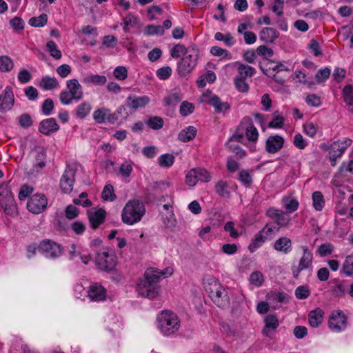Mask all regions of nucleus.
<instances>
[{"mask_svg":"<svg viewBox=\"0 0 353 353\" xmlns=\"http://www.w3.org/2000/svg\"><path fill=\"white\" fill-rule=\"evenodd\" d=\"M173 269L168 267L163 270H159L155 268H148L143 278L140 279L137 285L138 293L148 299H154L160 292L159 281L162 278L171 276Z\"/></svg>","mask_w":353,"mask_h":353,"instance_id":"f257e3e1","label":"nucleus"},{"mask_svg":"<svg viewBox=\"0 0 353 353\" xmlns=\"http://www.w3.org/2000/svg\"><path fill=\"white\" fill-rule=\"evenodd\" d=\"M205 292L218 307H228L230 304L226 289L212 275H205L203 279Z\"/></svg>","mask_w":353,"mask_h":353,"instance_id":"f03ea898","label":"nucleus"},{"mask_svg":"<svg viewBox=\"0 0 353 353\" xmlns=\"http://www.w3.org/2000/svg\"><path fill=\"white\" fill-rule=\"evenodd\" d=\"M157 327L165 337H172L181 327V320L178 315L170 310H163L157 315Z\"/></svg>","mask_w":353,"mask_h":353,"instance_id":"7ed1b4c3","label":"nucleus"},{"mask_svg":"<svg viewBox=\"0 0 353 353\" xmlns=\"http://www.w3.org/2000/svg\"><path fill=\"white\" fill-rule=\"evenodd\" d=\"M244 133L245 137L250 142L248 146L251 151L255 150V143L259 139V132L256 127L252 123L250 117H244L238 128L236 132L230 137L231 141L243 143L244 140Z\"/></svg>","mask_w":353,"mask_h":353,"instance_id":"20e7f679","label":"nucleus"},{"mask_svg":"<svg viewBox=\"0 0 353 353\" xmlns=\"http://www.w3.org/2000/svg\"><path fill=\"white\" fill-rule=\"evenodd\" d=\"M145 213V205L138 199L129 200L121 212L122 222L128 225L139 223Z\"/></svg>","mask_w":353,"mask_h":353,"instance_id":"39448f33","label":"nucleus"},{"mask_svg":"<svg viewBox=\"0 0 353 353\" xmlns=\"http://www.w3.org/2000/svg\"><path fill=\"white\" fill-rule=\"evenodd\" d=\"M199 57V50L195 46L187 48L185 54L177 63V72L181 77L190 74L197 65Z\"/></svg>","mask_w":353,"mask_h":353,"instance_id":"423d86ee","label":"nucleus"},{"mask_svg":"<svg viewBox=\"0 0 353 353\" xmlns=\"http://www.w3.org/2000/svg\"><path fill=\"white\" fill-rule=\"evenodd\" d=\"M0 206L9 216H14L18 213L17 206L8 182L0 185Z\"/></svg>","mask_w":353,"mask_h":353,"instance_id":"0eeeda50","label":"nucleus"},{"mask_svg":"<svg viewBox=\"0 0 353 353\" xmlns=\"http://www.w3.org/2000/svg\"><path fill=\"white\" fill-rule=\"evenodd\" d=\"M77 168L78 165L76 163L67 164L59 183L60 188L63 193L69 194L72 191Z\"/></svg>","mask_w":353,"mask_h":353,"instance_id":"6e6552de","label":"nucleus"},{"mask_svg":"<svg viewBox=\"0 0 353 353\" xmlns=\"http://www.w3.org/2000/svg\"><path fill=\"white\" fill-rule=\"evenodd\" d=\"M116 264V256L113 252H110L108 250H103L97 253L96 265L99 269L110 272L114 268Z\"/></svg>","mask_w":353,"mask_h":353,"instance_id":"1a4fd4ad","label":"nucleus"},{"mask_svg":"<svg viewBox=\"0 0 353 353\" xmlns=\"http://www.w3.org/2000/svg\"><path fill=\"white\" fill-rule=\"evenodd\" d=\"M38 248L39 251L41 252L45 257L50 259H57L63 254L62 247L56 242L49 239L42 241L39 243Z\"/></svg>","mask_w":353,"mask_h":353,"instance_id":"9d476101","label":"nucleus"},{"mask_svg":"<svg viewBox=\"0 0 353 353\" xmlns=\"http://www.w3.org/2000/svg\"><path fill=\"white\" fill-rule=\"evenodd\" d=\"M352 140L343 138L342 140L334 141L328 147L330 159L332 165H335L336 159L342 157L346 149L351 145Z\"/></svg>","mask_w":353,"mask_h":353,"instance_id":"9b49d317","label":"nucleus"},{"mask_svg":"<svg viewBox=\"0 0 353 353\" xmlns=\"http://www.w3.org/2000/svg\"><path fill=\"white\" fill-rule=\"evenodd\" d=\"M48 205V199L43 194H34L28 201V210L35 214L43 212Z\"/></svg>","mask_w":353,"mask_h":353,"instance_id":"f8f14e48","label":"nucleus"},{"mask_svg":"<svg viewBox=\"0 0 353 353\" xmlns=\"http://www.w3.org/2000/svg\"><path fill=\"white\" fill-rule=\"evenodd\" d=\"M328 325L332 332H341L347 327V318L343 312L334 311L330 317Z\"/></svg>","mask_w":353,"mask_h":353,"instance_id":"ddd939ff","label":"nucleus"},{"mask_svg":"<svg viewBox=\"0 0 353 353\" xmlns=\"http://www.w3.org/2000/svg\"><path fill=\"white\" fill-rule=\"evenodd\" d=\"M14 105V95L12 88L6 86L0 95V112L6 113L11 110Z\"/></svg>","mask_w":353,"mask_h":353,"instance_id":"4468645a","label":"nucleus"},{"mask_svg":"<svg viewBox=\"0 0 353 353\" xmlns=\"http://www.w3.org/2000/svg\"><path fill=\"white\" fill-rule=\"evenodd\" d=\"M266 215L274 220V223L281 228L287 227L290 221V217L285 212L274 208H270L266 211Z\"/></svg>","mask_w":353,"mask_h":353,"instance_id":"2eb2a0df","label":"nucleus"},{"mask_svg":"<svg viewBox=\"0 0 353 353\" xmlns=\"http://www.w3.org/2000/svg\"><path fill=\"white\" fill-rule=\"evenodd\" d=\"M303 256L301 258L298 267L296 268H294L292 270L293 276L295 279H298L299 276V273L309 268L312 263L313 260V255L312 253L309 251L307 247L303 248Z\"/></svg>","mask_w":353,"mask_h":353,"instance_id":"dca6fc26","label":"nucleus"},{"mask_svg":"<svg viewBox=\"0 0 353 353\" xmlns=\"http://www.w3.org/2000/svg\"><path fill=\"white\" fill-rule=\"evenodd\" d=\"M284 143V139L280 135L270 136L265 142V150L268 153L274 154L283 147Z\"/></svg>","mask_w":353,"mask_h":353,"instance_id":"f3484780","label":"nucleus"},{"mask_svg":"<svg viewBox=\"0 0 353 353\" xmlns=\"http://www.w3.org/2000/svg\"><path fill=\"white\" fill-rule=\"evenodd\" d=\"M92 117L99 124L105 123L114 124L112 113L110 109L104 107L96 109L93 112Z\"/></svg>","mask_w":353,"mask_h":353,"instance_id":"a211bd4d","label":"nucleus"},{"mask_svg":"<svg viewBox=\"0 0 353 353\" xmlns=\"http://www.w3.org/2000/svg\"><path fill=\"white\" fill-rule=\"evenodd\" d=\"M87 293L89 298L92 301H103L106 297L105 289L97 283L91 284L87 291Z\"/></svg>","mask_w":353,"mask_h":353,"instance_id":"6ab92c4d","label":"nucleus"},{"mask_svg":"<svg viewBox=\"0 0 353 353\" xmlns=\"http://www.w3.org/2000/svg\"><path fill=\"white\" fill-rule=\"evenodd\" d=\"M274 249L283 254H288L292 251L293 246L292 241L287 236H281L274 243Z\"/></svg>","mask_w":353,"mask_h":353,"instance_id":"aec40b11","label":"nucleus"},{"mask_svg":"<svg viewBox=\"0 0 353 353\" xmlns=\"http://www.w3.org/2000/svg\"><path fill=\"white\" fill-rule=\"evenodd\" d=\"M59 128L55 119L48 118L41 121L39 130L41 133L45 135H50L52 133L57 132Z\"/></svg>","mask_w":353,"mask_h":353,"instance_id":"412c9836","label":"nucleus"},{"mask_svg":"<svg viewBox=\"0 0 353 353\" xmlns=\"http://www.w3.org/2000/svg\"><path fill=\"white\" fill-rule=\"evenodd\" d=\"M150 102L148 96H129L126 99V105L133 110L145 107Z\"/></svg>","mask_w":353,"mask_h":353,"instance_id":"4be33fe9","label":"nucleus"},{"mask_svg":"<svg viewBox=\"0 0 353 353\" xmlns=\"http://www.w3.org/2000/svg\"><path fill=\"white\" fill-rule=\"evenodd\" d=\"M105 216L106 212L102 208L98 209L94 212L90 211L88 212V219L91 227L93 229L97 228L104 222Z\"/></svg>","mask_w":353,"mask_h":353,"instance_id":"5701e85b","label":"nucleus"},{"mask_svg":"<svg viewBox=\"0 0 353 353\" xmlns=\"http://www.w3.org/2000/svg\"><path fill=\"white\" fill-rule=\"evenodd\" d=\"M67 90H68L70 95L74 98V101H78L83 98V94L82 91V86L76 79L67 81L66 83Z\"/></svg>","mask_w":353,"mask_h":353,"instance_id":"b1692460","label":"nucleus"},{"mask_svg":"<svg viewBox=\"0 0 353 353\" xmlns=\"http://www.w3.org/2000/svg\"><path fill=\"white\" fill-rule=\"evenodd\" d=\"M264 323L265 326L263 329V333L267 336H270L272 331H275L279 325L278 317L274 314L267 315L264 318Z\"/></svg>","mask_w":353,"mask_h":353,"instance_id":"393cba45","label":"nucleus"},{"mask_svg":"<svg viewBox=\"0 0 353 353\" xmlns=\"http://www.w3.org/2000/svg\"><path fill=\"white\" fill-rule=\"evenodd\" d=\"M279 36V32L273 28H263L259 32V39L265 43H273Z\"/></svg>","mask_w":353,"mask_h":353,"instance_id":"a878e982","label":"nucleus"},{"mask_svg":"<svg viewBox=\"0 0 353 353\" xmlns=\"http://www.w3.org/2000/svg\"><path fill=\"white\" fill-rule=\"evenodd\" d=\"M82 82L87 85L101 86L107 81L106 77L97 74H90L83 76Z\"/></svg>","mask_w":353,"mask_h":353,"instance_id":"bb28decb","label":"nucleus"},{"mask_svg":"<svg viewBox=\"0 0 353 353\" xmlns=\"http://www.w3.org/2000/svg\"><path fill=\"white\" fill-rule=\"evenodd\" d=\"M46 154L43 150H41L37 152L35 157V162L31 170L32 174H37L41 170L46 167Z\"/></svg>","mask_w":353,"mask_h":353,"instance_id":"cd10ccee","label":"nucleus"},{"mask_svg":"<svg viewBox=\"0 0 353 353\" xmlns=\"http://www.w3.org/2000/svg\"><path fill=\"white\" fill-rule=\"evenodd\" d=\"M324 312L319 307L310 312L308 314V321L310 326L313 327H319L323 321Z\"/></svg>","mask_w":353,"mask_h":353,"instance_id":"c85d7f7f","label":"nucleus"},{"mask_svg":"<svg viewBox=\"0 0 353 353\" xmlns=\"http://www.w3.org/2000/svg\"><path fill=\"white\" fill-rule=\"evenodd\" d=\"M293 80L295 83L310 88L314 83L312 77H308L302 70H296L294 72Z\"/></svg>","mask_w":353,"mask_h":353,"instance_id":"c756f323","label":"nucleus"},{"mask_svg":"<svg viewBox=\"0 0 353 353\" xmlns=\"http://www.w3.org/2000/svg\"><path fill=\"white\" fill-rule=\"evenodd\" d=\"M92 110V105L88 101H83L79 104L73 112L77 119H83L89 115Z\"/></svg>","mask_w":353,"mask_h":353,"instance_id":"7c9ffc66","label":"nucleus"},{"mask_svg":"<svg viewBox=\"0 0 353 353\" xmlns=\"http://www.w3.org/2000/svg\"><path fill=\"white\" fill-rule=\"evenodd\" d=\"M39 85L44 90H52L59 88V83L55 77L46 75L42 77Z\"/></svg>","mask_w":353,"mask_h":353,"instance_id":"2f4dec72","label":"nucleus"},{"mask_svg":"<svg viewBox=\"0 0 353 353\" xmlns=\"http://www.w3.org/2000/svg\"><path fill=\"white\" fill-rule=\"evenodd\" d=\"M236 64L238 65V76L236 77L245 79L248 77H252L256 73V70L250 65L238 62Z\"/></svg>","mask_w":353,"mask_h":353,"instance_id":"473e14b6","label":"nucleus"},{"mask_svg":"<svg viewBox=\"0 0 353 353\" xmlns=\"http://www.w3.org/2000/svg\"><path fill=\"white\" fill-rule=\"evenodd\" d=\"M347 291V286L343 281H334L332 282V294L337 297H341L345 295Z\"/></svg>","mask_w":353,"mask_h":353,"instance_id":"72a5a7b5","label":"nucleus"},{"mask_svg":"<svg viewBox=\"0 0 353 353\" xmlns=\"http://www.w3.org/2000/svg\"><path fill=\"white\" fill-rule=\"evenodd\" d=\"M196 134V129L194 126H188L183 129L178 135V138L183 142H188L193 139Z\"/></svg>","mask_w":353,"mask_h":353,"instance_id":"f704fd0d","label":"nucleus"},{"mask_svg":"<svg viewBox=\"0 0 353 353\" xmlns=\"http://www.w3.org/2000/svg\"><path fill=\"white\" fill-rule=\"evenodd\" d=\"M209 104L214 108L216 112H222L230 108V105L228 102L221 101L220 98L216 95L211 97Z\"/></svg>","mask_w":353,"mask_h":353,"instance_id":"c9c22d12","label":"nucleus"},{"mask_svg":"<svg viewBox=\"0 0 353 353\" xmlns=\"http://www.w3.org/2000/svg\"><path fill=\"white\" fill-rule=\"evenodd\" d=\"M171 186V183L168 181H161L154 182L152 185V191L154 196L158 197L163 192L167 191V190Z\"/></svg>","mask_w":353,"mask_h":353,"instance_id":"e433bc0d","label":"nucleus"},{"mask_svg":"<svg viewBox=\"0 0 353 353\" xmlns=\"http://www.w3.org/2000/svg\"><path fill=\"white\" fill-rule=\"evenodd\" d=\"M266 239V236L262 234L260 232L256 234L248 246V249L250 252H254L261 248Z\"/></svg>","mask_w":353,"mask_h":353,"instance_id":"4c0bfd02","label":"nucleus"},{"mask_svg":"<svg viewBox=\"0 0 353 353\" xmlns=\"http://www.w3.org/2000/svg\"><path fill=\"white\" fill-rule=\"evenodd\" d=\"M279 230L278 225H276L273 222H268L259 232L266 236L268 239V238L273 237Z\"/></svg>","mask_w":353,"mask_h":353,"instance_id":"58836bf2","label":"nucleus"},{"mask_svg":"<svg viewBox=\"0 0 353 353\" xmlns=\"http://www.w3.org/2000/svg\"><path fill=\"white\" fill-rule=\"evenodd\" d=\"M312 205L316 211H321L325 206L324 196L320 191L313 192L312 195Z\"/></svg>","mask_w":353,"mask_h":353,"instance_id":"ea45409f","label":"nucleus"},{"mask_svg":"<svg viewBox=\"0 0 353 353\" xmlns=\"http://www.w3.org/2000/svg\"><path fill=\"white\" fill-rule=\"evenodd\" d=\"M215 192L219 196L229 199L230 197V192L228 190V184L222 180L219 181L214 186Z\"/></svg>","mask_w":353,"mask_h":353,"instance_id":"a19ab883","label":"nucleus"},{"mask_svg":"<svg viewBox=\"0 0 353 353\" xmlns=\"http://www.w3.org/2000/svg\"><path fill=\"white\" fill-rule=\"evenodd\" d=\"M282 203L284 205L287 213H292L299 208V201L296 199L284 196L282 199Z\"/></svg>","mask_w":353,"mask_h":353,"instance_id":"79ce46f5","label":"nucleus"},{"mask_svg":"<svg viewBox=\"0 0 353 353\" xmlns=\"http://www.w3.org/2000/svg\"><path fill=\"white\" fill-rule=\"evenodd\" d=\"M182 94L179 92H172L166 97L163 101L166 106H175L182 99Z\"/></svg>","mask_w":353,"mask_h":353,"instance_id":"37998d69","label":"nucleus"},{"mask_svg":"<svg viewBox=\"0 0 353 353\" xmlns=\"http://www.w3.org/2000/svg\"><path fill=\"white\" fill-rule=\"evenodd\" d=\"M46 50L50 53V56L57 60H59L62 57L61 50L58 48L56 43L52 40L47 42Z\"/></svg>","mask_w":353,"mask_h":353,"instance_id":"c03bdc74","label":"nucleus"},{"mask_svg":"<svg viewBox=\"0 0 353 353\" xmlns=\"http://www.w3.org/2000/svg\"><path fill=\"white\" fill-rule=\"evenodd\" d=\"M214 39L217 41H223L228 47H231L236 43L234 37L230 33L223 34L218 32L214 34Z\"/></svg>","mask_w":353,"mask_h":353,"instance_id":"a18cd8bd","label":"nucleus"},{"mask_svg":"<svg viewBox=\"0 0 353 353\" xmlns=\"http://www.w3.org/2000/svg\"><path fill=\"white\" fill-rule=\"evenodd\" d=\"M14 68V62L8 56L0 57V71L3 72H8Z\"/></svg>","mask_w":353,"mask_h":353,"instance_id":"49530a36","label":"nucleus"},{"mask_svg":"<svg viewBox=\"0 0 353 353\" xmlns=\"http://www.w3.org/2000/svg\"><path fill=\"white\" fill-rule=\"evenodd\" d=\"M174 161V157L171 154H163L158 158V163L161 167L170 168Z\"/></svg>","mask_w":353,"mask_h":353,"instance_id":"de8ad7c7","label":"nucleus"},{"mask_svg":"<svg viewBox=\"0 0 353 353\" xmlns=\"http://www.w3.org/2000/svg\"><path fill=\"white\" fill-rule=\"evenodd\" d=\"M129 113L125 105L119 106L114 112L112 113L113 121L115 123L119 119H126Z\"/></svg>","mask_w":353,"mask_h":353,"instance_id":"09e8293b","label":"nucleus"},{"mask_svg":"<svg viewBox=\"0 0 353 353\" xmlns=\"http://www.w3.org/2000/svg\"><path fill=\"white\" fill-rule=\"evenodd\" d=\"M343 97L348 106H353V86L347 85L343 89Z\"/></svg>","mask_w":353,"mask_h":353,"instance_id":"8fccbe9b","label":"nucleus"},{"mask_svg":"<svg viewBox=\"0 0 353 353\" xmlns=\"http://www.w3.org/2000/svg\"><path fill=\"white\" fill-rule=\"evenodd\" d=\"M210 53L215 57H222L226 60H230L232 59L231 53L229 52V51L219 46L212 47Z\"/></svg>","mask_w":353,"mask_h":353,"instance_id":"3c124183","label":"nucleus"},{"mask_svg":"<svg viewBox=\"0 0 353 353\" xmlns=\"http://www.w3.org/2000/svg\"><path fill=\"white\" fill-rule=\"evenodd\" d=\"M147 125L153 130L161 129L164 124L163 119L158 116L150 117L146 121Z\"/></svg>","mask_w":353,"mask_h":353,"instance_id":"603ef678","label":"nucleus"},{"mask_svg":"<svg viewBox=\"0 0 353 353\" xmlns=\"http://www.w3.org/2000/svg\"><path fill=\"white\" fill-rule=\"evenodd\" d=\"M343 273L349 276H353V254L347 256L343 265Z\"/></svg>","mask_w":353,"mask_h":353,"instance_id":"864d4df0","label":"nucleus"},{"mask_svg":"<svg viewBox=\"0 0 353 353\" xmlns=\"http://www.w3.org/2000/svg\"><path fill=\"white\" fill-rule=\"evenodd\" d=\"M48 21V16L46 14H41L39 17H32L29 20V24L33 27H43Z\"/></svg>","mask_w":353,"mask_h":353,"instance_id":"5fc2aeb1","label":"nucleus"},{"mask_svg":"<svg viewBox=\"0 0 353 353\" xmlns=\"http://www.w3.org/2000/svg\"><path fill=\"white\" fill-rule=\"evenodd\" d=\"M194 169L199 181L203 183H208L211 180L212 175L210 172H209L207 170L201 168H197Z\"/></svg>","mask_w":353,"mask_h":353,"instance_id":"6e6d98bb","label":"nucleus"},{"mask_svg":"<svg viewBox=\"0 0 353 353\" xmlns=\"http://www.w3.org/2000/svg\"><path fill=\"white\" fill-rule=\"evenodd\" d=\"M264 277L260 272H254L250 274V282L254 287L259 288L262 285Z\"/></svg>","mask_w":353,"mask_h":353,"instance_id":"4d7b16f0","label":"nucleus"},{"mask_svg":"<svg viewBox=\"0 0 353 353\" xmlns=\"http://www.w3.org/2000/svg\"><path fill=\"white\" fill-rule=\"evenodd\" d=\"M284 124V119L282 116L279 115L277 112L273 114L272 121L268 123V127L270 128H282Z\"/></svg>","mask_w":353,"mask_h":353,"instance_id":"13d9d810","label":"nucleus"},{"mask_svg":"<svg viewBox=\"0 0 353 353\" xmlns=\"http://www.w3.org/2000/svg\"><path fill=\"white\" fill-rule=\"evenodd\" d=\"M102 198L105 201H112L116 199L114 193L113 186L112 185H106L101 193Z\"/></svg>","mask_w":353,"mask_h":353,"instance_id":"bf43d9fd","label":"nucleus"},{"mask_svg":"<svg viewBox=\"0 0 353 353\" xmlns=\"http://www.w3.org/2000/svg\"><path fill=\"white\" fill-rule=\"evenodd\" d=\"M194 110V105L187 101H184L180 105L179 112L183 117H187L192 114Z\"/></svg>","mask_w":353,"mask_h":353,"instance_id":"052dcab7","label":"nucleus"},{"mask_svg":"<svg viewBox=\"0 0 353 353\" xmlns=\"http://www.w3.org/2000/svg\"><path fill=\"white\" fill-rule=\"evenodd\" d=\"M195 172L194 168L191 169L185 175V183L190 188L194 187L199 182Z\"/></svg>","mask_w":353,"mask_h":353,"instance_id":"680f3d73","label":"nucleus"},{"mask_svg":"<svg viewBox=\"0 0 353 353\" xmlns=\"http://www.w3.org/2000/svg\"><path fill=\"white\" fill-rule=\"evenodd\" d=\"M234 83L236 89L241 92H248L249 90V85L246 83L245 79L235 77Z\"/></svg>","mask_w":353,"mask_h":353,"instance_id":"e2e57ef3","label":"nucleus"},{"mask_svg":"<svg viewBox=\"0 0 353 353\" xmlns=\"http://www.w3.org/2000/svg\"><path fill=\"white\" fill-rule=\"evenodd\" d=\"M310 294V290L307 285H300L295 290V296L298 299H305Z\"/></svg>","mask_w":353,"mask_h":353,"instance_id":"0e129e2a","label":"nucleus"},{"mask_svg":"<svg viewBox=\"0 0 353 353\" xmlns=\"http://www.w3.org/2000/svg\"><path fill=\"white\" fill-rule=\"evenodd\" d=\"M239 179L245 186H250L252 183L251 174L248 170H242L239 174Z\"/></svg>","mask_w":353,"mask_h":353,"instance_id":"69168bd1","label":"nucleus"},{"mask_svg":"<svg viewBox=\"0 0 353 353\" xmlns=\"http://www.w3.org/2000/svg\"><path fill=\"white\" fill-rule=\"evenodd\" d=\"M303 132L309 137H314L318 130L317 125L312 122H307L303 125Z\"/></svg>","mask_w":353,"mask_h":353,"instance_id":"338daca9","label":"nucleus"},{"mask_svg":"<svg viewBox=\"0 0 353 353\" xmlns=\"http://www.w3.org/2000/svg\"><path fill=\"white\" fill-rule=\"evenodd\" d=\"M113 76L119 81H123L128 77V70L124 66H117L113 70Z\"/></svg>","mask_w":353,"mask_h":353,"instance_id":"774afa93","label":"nucleus"}]
</instances>
